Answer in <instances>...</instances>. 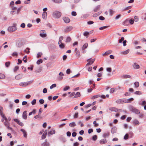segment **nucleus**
I'll list each match as a JSON object with an SVG mask.
<instances>
[{
	"label": "nucleus",
	"mask_w": 146,
	"mask_h": 146,
	"mask_svg": "<svg viewBox=\"0 0 146 146\" xmlns=\"http://www.w3.org/2000/svg\"><path fill=\"white\" fill-rule=\"evenodd\" d=\"M71 14L73 16H76V13L75 11H72V12Z\"/></svg>",
	"instance_id": "338daca9"
},
{
	"label": "nucleus",
	"mask_w": 146,
	"mask_h": 146,
	"mask_svg": "<svg viewBox=\"0 0 146 146\" xmlns=\"http://www.w3.org/2000/svg\"><path fill=\"white\" fill-rule=\"evenodd\" d=\"M90 59H89L87 61H88V62L86 64L87 66H88L92 64L95 61V59H92L91 60L89 61Z\"/></svg>",
	"instance_id": "2eb2a0df"
},
{
	"label": "nucleus",
	"mask_w": 146,
	"mask_h": 146,
	"mask_svg": "<svg viewBox=\"0 0 146 146\" xmlns=\"http://www.w3.org/2000/svg\"><path fill=\"white\" fill-rule=\"evenodd\" d=\"M133 67L135 69H138L140 67L136 63L133 64Z\"/></svg>",
	"instance_id": "a211bd4d"
},
{
	"label": "nucleus",
	"mask_w": 146,
	"mask_h": 146,
	"mask_svg": "<svg viewBox=\"0 0 146 146\" xmlns=\"http://www.w3.org/2000/svg\"><path fill=\"white\" fill-rule=\"evenodd\" d=\"M108 26H104L102 27H101L99 28V29L100 30H102L104 29H106L107 28Z\"/></svg>",
	"instance_id": "6e6d98bb"
},
{
	"label": "nucleus",
	"mask_w": 146,
	"mask_h": 146,
	"mask_svg": "<svg viewBox=\"0 0 146 146\" xmlns=\"http://www.w3.org/2000/svg\"><path fill=\"white\" fill-rule=\"evenodd\" d=\"M61 15V13L58 11H55L53 13L52 16L54 18L57 19L59 18Z\"/></svg>",
	"instance_id": "f03ea898"
},
{
	"label": "nucleus",
	"mask_w": 146,
	"mask_h": 146,
	"mask_svg": "<svg viewBox=\"0 0 146 146\" xmlns=\"http://www.w3.org/2000/svg\"><path fill=\"white\" fill-rule=\"evenodd\" d=\"M133 124L135 125H138L139 124V121L137 119H134L133 121Z\"/></svg>",
	"instance_id": "393cba45"
},
{
	"label": "nucleus",
	"mask_w": 146,
	"mask_h": 146,
	"mask_svg": "<svg viewBox=\"0 0 146 146\" xmlns=\"http://www.w3.org/2000/svg\"><path fill=\"white\" fill-rule=\"evenodd\" d=\"M42 18L44 19H46L47 17V13L46 12H44L42 14Z\"/></svg>",
	"instance_id": "a878e982"
},
{
	"label": "nucleus",
	"mask_w": 146,
	"mask_h": 146,
	"mask_svg": "<svg viewBox=\"0 0 146 146\" xmlns=\"http://www.w3.org/2000/svg\"><path fill=\"white\" fill-rule=\"evenodd\" d=\"M56 84H52L51 86L50 87V89H51L55 87L56 86Z\"/></svg>",
	"instance_id": "49530a36"
},
{
	"label": "nucleus",
	"mask_w": 146,
	"mask_h": 146,
	"mask_svg": "<svg viewBox=\"0 0 146 146\" xmlns=\"http://www.w3.org/2000/svg\"><path fill=\"white\" fill-rule=\"evenodd\" d=\"M40 35L42 38H45L47 36L46 32L45 30H41L40 32Z\"/></svg>",
	"instance_id": "7ed1b4c3"
},
{
	"label": "nucleus",
	"mask_w": 146,
	"mask_h": 146,
	"mask_svg": "<svg viewBox=\"0 0 146 146\" xmlns=\"http://www.w3.org/2000/svg\"><path fill=\"white\" fill-rule=\"evenodd\" d=\"M75 92H72L70 94L69 97H72L73 96L74 97V96H75Z\"/></svg>",
	"instance_id": "680f3d73"
},
{
	"label": "nucleus",
	"mask_w": 146,
	"mask_h": 146,
	"mask_svg": "<svg viewBox=\"0 0 146 146\" xmlns=\"http://www.w3.org/2000/svg\"><path fill=\"white\" fill-rule=\"evenodd\" d=\"M131 110L132 112L137 114H139L140 113V111L139 110L133 107H131Z\"/></svg>",
	"instance_id": "39448f33"
},
{
	"label": "nucleus",
	"mask_w": 146,
	"mask_h": 146,
	"mask_svg": "<svg viewBox=\"0 0 146 146\" xmlns=\"http://www.w3.org/2000/svg\"><path fill=\"white\" fill-rule=\"evenodd\" d=\"M110 134V133L109 132L104 133L103 134V136L104 138H106L109 136Z\"/></svg>",
	"instance_id": "5701e85b"
},
{
	"label": "nucleus",
	"mask_w": 146,
	"mask_h": 146,
	"mask_svg": "<svg viewBox=\"0 0 146 146\" xmlns=\"http://www.w3.org/2000/svg\"><path fill=\"white\" fill-rule=\"evenodd\" d=\"M40 103L41 104H43L44 102V100L43 99H40L39 100Z\"/></svg>",
	"instance_id": "774afa93"
},
{
	"label": "nucleus",
	"mask_w": 146,
	"mask_h": 146,
	"mask_svg": "<svg viewBox=\"0 0 146 146\" xmlns=\"http://www.w3.org/2000/svg\"><path fill=\"white\" fill-rule=\"evenodd\" d=\"M80 93L79 92H77L76 94L74 97H73V98H76L80 97Z\"/></svg>",
	"instance_id": "bb28decb"
},
{
	"label": "nucleus",
	"mask_w": 146,
	"mask_h": 146,
	"mask_svg": "<svg viewBox=\"0 0 146 146\" xmlns=\"http://www.w3.org/2000/svg\"><path fill=\"white\" fill-rule=\"evenodd\" d=\"M140 105H144L146 104V102L145 101H142L141 104H139Z\"/></svg>",
	"instance_id": "e2e57ef3"
},
{
	"label": "nucleus",
	"mask_w": 146,
	"mask_h": 146,
	"mask_svg": "<svg viewBox=\"0 0 146 146\" xmlns=\"http://www.w3.org/2000/svg\"><path fill=\"white\" fill-rule=\"evenodd\" d=\"M4 125L7 127L8 129L13 131V129L11 127H9V123L8 121H5L4 122Z\"/></svg>",
	"instance_id": "423d86ee"
},
{
	"label": "nucleus",
	"mask_w": 146,
	"mask_h": 146,
	"mask_svg": "<svg viewBox=\"0 0 146 146\" xmlns=\"http://www.w3.org/2000/svg\"><path fill=\"white\" fill-rule=\"evenodd\" d=\"M5 75L2 73H0V79H3L5 78Z\"/></svg>",
	"instance_id": "f704fd0d"
},
{
	"label": "nucleus",
	"mask_w": 146,
	"mask_h": 146,
	"mask_svg": "<svg viewBox=\"0 0 146 146\" xmlns=\"http://www.w3.org/2000/svg\"><path fill=\"white\" fill-rule=\"evenodd\" d=\"M13 120L17 122L19 125L21 126H23L24 124L23 123L20 121L19 120L17 119H15Z\"/></svg>",
	"instance_id": "0eeeda50"
},
{
	"label": "nucleus",
	"mask_w": 146,
	"mask_h": 146,
	"mask_svg": "<svg viewBox=\"0 0 146 146\" xmlns=\"http://www.w3.org/2000/svg\"><path fill=\"white\" fill-rule=\"evenodd\" d=\"M134 99L133 98H130L127 100V102H130L131 101H132Z\"/></svg>",
	"instance_id": "864d4df0"
},
{
	"label": "nucleus",
	"mask_w": 146,
	"mask_h": 146,
	"mask_svg": "<svg viewBox=\"0 0 146 146\" xmlns=\"http://www.w3.org/2000/svg\"><path fill=\"white\" fill-rule=\"evenodd\" d=\"M22 74H20L16 76L15 77V78L16 80H19L21 79L22 78Z\"/></svg>",
	"instance_id": "dca6fc26"
},
{
	"label": "nucleus",
	"mask_w": 146,
	"mask_h": 146,
	"mask_svg": "<svg viewBox=\"0 0 146 146\" xmlns=\"http://www.w3.org/2000/svg\"><path fill=\"white\" fill-rule=\"evenodd\" d=\"M71 40V38L69 36H68L67 38L66 42H69Z\"/></svg>",
	"instance_id": "bf43d9fd"
},
{
	"label": "nucleus",
	"mask_w": 146,
	"mask_h": 146,
	"mask_svg": "<svg viewBox=\"0 0 146 146\" xmlns=\"http://www.w3.org/2000/svg\"><path fill=\"white\" fill-rule=\"evenodd\" d=\"M78 112H76L74 115V118H77L78 117Z\"/></svg>",
	"instance_id": "3c124183"
},
{
	"label": "nucleus",
	"mask_w": 146,
	"mask_h": 146,
	"mask_svg": "<svg viewBox=\"0 0 146 146\" xmlns=\"http://www.w3.org/2000/svg\"><path fill=\"white\" fill-rule=\"evenodd\" d=\"M9 106L10 108L12 109L13 107V102H9Z\"/></svg>",
	"instance_id": "7c9ffc66"
},
{
	"label": "nucleus",
	"mask_w": 146,
	"mask_h": 146,
	"mask_svg": "<svg viewBox=\"0 0 146 146\" xmlns=\"http://www.w3.org/2000/svg\"><path fill=\"white\" fill-rule=\"evenodd\" d=\"M36 100L34 99L31 102V104L32 105H34L36 103Z\"/></svg>",
	"instance_id": "13d9d810"
},
{
	"label": "nucleus",
	"mask_w": 146,
	"mask_h": 146,
	"mask_svg": "<svg viewBox=\"0 0 146 146\" xmlns=\"http://www.w3.org/2000/svg\"><path fill=\"white\" fill-rule=\"evenodd\" d=\"M70 88V87L69 86H65L63 89V90L64 91H66L68 90Z\"/></svg>",
	"instance_id": "e433bc0d"
},
{
	"label": "nucleus",
	"mask_w": 146,
	"mask_h": 146,
	"mask_svg": "<svg viewBox=\"0 0 146 146\" xmlns=\"http://www.w3.org/2000/svg\"><path fill=\"white\" fill-rule=\"evenodd\" d=\"M20 131L23 133L24 137L26 138L27 137V134L26 131L23 129H21Z\"/></svg>",
	"instance_id": "6e6552de"
},
{
	"label": "nucleus",
	"mask_w": 146,
	"mask_h": 146,
	"mask_svg": "<svg viewBox=\"0 0 146 146\" xmlns=\"http://www.w3.org/2000/svg\"><path fill=\"white\" fill-rule=\"evenodd\" d=\"M115 92V89L113 88H112L110 89V93H112Z\"/></svg>",
	"instance_id": "c03bdc74"
},
{
	"label": "nucleus",
	"mask_w": 146,
	"mask_h": 146,
	"mask_svg": "<svg viewBox=\"0 0 146 146\" xmlns=\"http://www.w3.org/2000/svg\"><path fill=\"white\" fill-rule=\"evenodd\" d=\"M32 82L31 81H30L26 82H21L19 84V85L20 86L25 87L31 83Z\"/></svg>",
	"instance_id": "20e7f679"
},
{
	"label": "nucleus",
	"mask_w": 146,
	"mask_h": 146,
	"mask_svg": "<svg viewBox=\"0 0 146 146\" xmlns=\"http://www.w3.org/2000/svg\"><path fill=\"white\" fill-rule=\"evenodd\" d=\"M42 146H49V143L46 142H43L41 144Z\"/></svg>",
	"instance_id": "2f4dec72"
},
{
	"label": "nucleus",
	"mask_w": 146,
	"mask_h": 146,
	"mask_svg": "<svg viewBox=\"0 0 146 146\" xmlns=\"http://www.w3.org/2000/svg\"><path fill=\"white\" fill-rule=\"evenodd\" d=\"M83 35L86 37V38H88L90 35V33L88 31H85L84 32L83 34Z\"/></svg>",
	"instance_id": "412c9836"
},
{
	"label": "nucleus",
	"mask_w": 146,
	"mask_h": 146,
	"mask_svg": "<svg viewBox=\"0 0 146 146\" xmlns=\"http://www.w3.org/2000/svg\"><path fill=\"white\" fill-rule=\"evenodd\" d=\"M134 19H131L129 21V22L130 24L132 25L134 23Z\"/></svg>",
	"instance_id": "37998d69"
},
{
	"label": "nucleus",
	"mask_w": 146,
	"mask_h": 146,
	"mask_svg": "<svg viewBox=\"0 0 146 146\" xmlns=\"http://www.w3.org/2000/svg\"><path fill=\"white\" fill-rule=\"evenodd\" d=\"M109 110L111 111H115V112H118L119 110H118L117 109L115 108L112 107L110 108H109Z\"/></svg>",
	"instance_id": "f8f14e48"
},
{
	"label": "nucleus",
	"mask_w": 146,
	"mask_h": 146,
	"mask_svg": "<svg viewBox=\"0 0 146 146\" xmlns=\"http://www.w3.org/2000/svg\"><path fill=\"white\" fill-rule=\"evenodd\" d=\"M52 1L55 3H60L62 2V0H52Z\"/></svg>",
	"instance_id": "58836bf2"
},
{
	"label": "nucleus",
	"mask_w": 146,
	"mask_h": 146,
	"mask_svg": "<svg viewBox=\"0 0 146 146\" xmlns=\"http://www.w3.org/2000/svg\"><path fill=\"white\" fill-rule=\"evenodd\" d=\"M129 50L128 49L125 51L121 52V53L123 54H127L129 52Z\"/></svg>",
	"instance_id": "473e14b6"
},
{
	"label": "nucleus",
	"mask_w": 146,
	"mask_h": 146,
	"mask_svg": "<svg viewBox=\"0 0 146 146\" xmlns=\"http://www.w3.org/2000/svg\"><path fill=\"white\" fill-rule=\"evenodd\" d=\"M17 24L13 23V25L9 27L8 28V31L10 33H13L17 29Z\"/></svg>",
	"instance_id": "f257e3e1"
},
{
	"label": "nucleus",
	"mask_w": 146,
	"mask_h": 146,
	"mask_svg": "<svg viewBox=\"0 0 146 146\" xmlns=\"http://www.w3.org/2000/svg\"><path fill=\"white\" fill-rule=\"evenodd\" d=\"M55 131L54 129H52L51 130L50 132H48V135L50 136V135H52L55 134Z\"/></svg>",
	"instance_id": "6ab92c4d"
},
{
	"label": "nucleus",
	"mask_w": 146,
	"mask_h": 146,
	"mask_svg": "<svg viewBox=\"0 0 146 146\" xmlns=\"http://www.w3.org/2000/svg\"><path fill=\"white\" fill-rule=\"evenodd\" d=\"M59 47L61 49L64 48V43H62L60 44H59Z\"/></svg>",
	"instance_id": "4c0bfd02"
},
{
	"label": "nucleus",
	"mask_w": 146,
	"mask_h": 146,
	"mask_svg": "<svg viewBox=\"0 0 146 146\" xmlns=\"http://www.w3.org/2000/svg\"><path fill=\"white\" fill-rule=\"evenodd\" d=\"M129 136L128 134H126L124 137V139L125 140H127L128 139Z\"/></svg>",
	"instance_id": "09e8293b"
},
{
	"label": "nucleus",
	"mask_w": 146,
	"mask_h": 146,
	"mask_svg": "<svg viewBox=\"0 0 146 146\" xmlns=\"http://www.w3.org/2000/svg\"><path fill=\"white\" fill-rule=\"evenodd\" d=\"M88 43H85L83 46L82 49V50H84L88 46Z\"/></svg>",
	"instance_id": "72a5a7b5"
},
{
	"label": "nucleus",
	"mask_w": 146,
	"mask_h": 146,
	"mask_svg": "<svg viewBox=\"0 0 146 146\" xmlns=\"http://www.w3.org/2000/svg\"><path fill=\"white\" fill-rule=\"evenodd\" d=\"M42 62V59H40L37 61L36 63L37 64H39Z\"/></svg>",
	"instance_id": "79ce46f5"
},
{
	"label": "nucleus",
	"mask_w": 146,
	"mask_h": 146,
	"mask_svg": "<svg viewBox=\"0 0 146 146\" xmlns=\"http://www.w3.org/2000/svg\"><path fill=\"white\" fill-rule=\"evenodd\" d=\"M70 69L68 68L66 70V73L67 74H69L70 73Z\"/></svg>",
	"instance_id": "69168bd1"
},
{
	"label": "nucleus",
	"mask_w": 146,
	"mask_h": 146,
	"mask_svg": "<svg viewBox=\"0 0 146 146\" xmlns=\"http://www.w3.org/2000/svg\"><path fill=\"white\" fill-rule=\"evenodd\" d=\"M19 67L18 66H16L14 69V72H15L16 71H17L19 69Z\"/></svg>",
	"instance_id": "5fc2aeb1"
},
{
	"label": "nucleus",
	"mask_w": 146,
	"mask_h": 146,
	"mask_svg": "<svg viewBox=\"0 0 146 146\" xmlns=\"http://www.w3.org/2000/svg\"><path fill=\"white\" fill-rule=\"evenodd\" d=\"M109 15L110 16H112L115 13V11L113 9H110L109 10Z\"/></svg>",
	"instance_id": "4be33fe9"
},
{
	"label": "nucleus",
	"mask_w": 146,
	"mask_h": 146,
	"mask_svg": "<svg viewBox=\"0 0 146 146\" xmlns=\"http://www.w3.org/2000/svg\"><path fill=\"white\" fill-rule=\"evenodd\" d=\"M10 64V63L9 62H6L5 63V66L7 67H8L9 66Z\"/></svg>",
	"instance_id": "4d7b16f0"
},
{
	"label": "nucleus",
	"mask_w": 146,
	"mask_h": 146,
	"mask_svg": "<svg viewBox=\"0 0 146 146\" xmlns=\"http://www.w3.org/2000/svg\"><path fill=\"white\" fill-rule=\"evenodd\" d=\"M72 29V27H66L64 29V31L66 32H68L71 31Z\"/></svg>",
	"instance_id": "ddd939ff"
},
{
	"label": "nucleus",
	"mask_w": 146,
	"mask_h": 146,
	"mask_svg": "<svg viewBox=\"0 0 146 146\" xmlns=\"http://www.w3.org/2000/svg\"><path fill=\"white\" fill-rule=\"evenodd\" d=\"M134 94H135L136 95H141L142 94V92L139 91H137L134 92Z\"/></svg>",
	"instance_id": "ea45409f"
},
{
	"label": "nucleus",
	"mask_w": 146,
	"mask_h": 146,
	"mask_svg": "<svg viewBox=\"0 0 146 146\" xmlns=\"http://www.w3.org/2000/svg\"><path fill=\"white\" fill-rule=\"evenodd\" d=\"M42 53L41 52H39L37 54V58H39L42 55Z\"/></svg>",
	"instance_id": "a19ab883"
},
{
	"label": "nucleus",
	"mask_w": 146,
	"mask_h": 146,
	"mask_svg": "<svg viewBox=\"0 0 146 146\" xmlns=\"http://www.w3.org/2000/svg\"><path fill=\"white\" fill-rule=\"evenodd\" d=\"M134 85L135 86V87L137 88H138L139 86V82H134Z\"/></svg>",
	"instance_id": "c9c22d12"
},
{
	"label": "nucleus",
	"mask_w": 146,
	"mask_h": 146,
	"mask_svg": "<svg viewBox=\"0 0 146 146\" xmlns=\"http://www.w3.org/2000/svg\"><path fill=\"white\" fill-rule=\"evenodd\" d=\"M107 142V140L105 139H101L100 141V143L101 144H103L106 143Z\"/></svg>",
	"instance_id": "4468645a"
},
{
	"label": "nucleus",
	"mask_w": 146,
	"mask_h": 146,
	"mask_svg": "<svg viewBox=\"0 0 146 146\" xmlns=\"http://www.w3.org/2000/svg\"><path fill=\"white\" fill-rule=\"evenodd\" d=\"M122 78L124 79L130 78L131 76L129 75H123L121 76Z\"/></svg>",
	"instance_id": "b1692460"
},
{
	"label": "nucleus",
	"mask_w": 146,
	"mask_h": 146,
	"mask_svg": "<svg viewBox=\"0 0 146 146\" xmlns=\"http://www.w3.org/2000/svg\"><path fill=\"white\" fill-rule=\"evenodd\" d=\"M63 20L66 23H68L70 21V20L69 18L66 17H63Z\"/></svg>",
	"instance_id": "9d476101"
},
{
	"label": "nucleus",
	"mask_w": 146,
	"mask_h": 146,
	"mask_svg": "<svg viewBox=\"0 0 146 146\" xmlns=\"http://www.w3.org/2000/svg\"><path fill=\"white\" fill-rule=\"evenodd\" d=\"M93 123L94 125V126L95 127H97L99 125L98 124L96 123V121H94L93 122Z\"/></svg>",
	"instance_id": "8fccbe9b"
},
{
	"label": "nucleus",
	"mask_w": 146,
	"mask_h": 146,
	"mask_svg": "<svg viewBox=\"0 0 146 146\" xmlns=\"http://www.w3.org/2000/svg\"><path fill=\"white\" fill-rule=\"evenodd\" d=\"M135 22H137L139 20V18L137 16H135L134 17Z\"/></svg>",
	"instance_id": "603ef678"
},
{
	"label": "nucleus",
	"mask_w": 146,
	"mask_h": 146,
	"mask_svg": "<svg viewBox=\"0 0 146 146\" xmlns=\"http://www.w3.org/2000/svg\"><path fill=\"white\" fill-rule=\"evenodd\" d=\"M97 136L96 135H94L93 136L92 139L93 140L95 141L97 139Z\"/></svg>",
	"instance_id": "de8ad7c7"
},
{
	"label": "nucleus",
	"mask_w": 146,
	"mask_h": 146,
	"mask_svg": "<svg viewBox=\"0 0 146 146\" xmlns=\"http://www.w3.org/2000/svg\"><path fill=\"white\" fill-rule=\"evenodd\" d=\"M69 125L70 127H74L75 126H76V125L75 122H73L70 123Z\"/></svg>",
	"instance_id": "cd10ccee"
},
{
	"label": "nucleus",
	"mask_w": 146,
	"mask_h": 146,
	"mask_svg": "<svg viewBox=\"0 0 146 146\" xmlns=\"http://www.w3.org/2000/svg\"><path fill=\"white\" fill-rule=\"evenodd\" d=\"M100 7V5H98L94 9V12H96L99 10Z\"/></svg>",
	"instance_id": "c756f323"
},
{
	"label": "nucleus",
	"mask_w": 146,
	"mask_h": 146,
	"mask_svg": "<svg viewBox=\"0 0 146 146\" xmlns=\"http://www.w3.org/2000/svg\"><path fill=\"white\" fill-rule=\"evenodd\" d=\"M128 21L127 20H126L124 22L123 25L125 26H127L128 25Z\"/></svg>",
	"instance_id": "a18cd8bd"
},
{
	"label": "nucleus",
	"mask_w": 146,
	"mask_h": 146,
	"mask_svg": "<svg viewBox=\"0 0 146 146\" xmlns=\"http://www.w3.org/2000/svg\"><path fill=\"white\" fill-rule=\"evenodd\" d=\"M117 128L116 127L114 126L112 127L111 130V132L112 134H113L115 133H116L117 131Z\"/></svg>",
	"instance_id": "1a4fd4ad"
},
{
	"label": "nucleus",
	"mask_w": 146,
	"mask_h": 146,
	"mask_svg": "<svg viewBox=\"0 0 146 146\" xmlns=\"http://www.w3.org/2000/svg\"><path fill=\"white\" fill-rule=\"evenodd\" d=\"M27 111H24L22 115V117L24 119H26L27 118Z\"/></svg>",
	"instance_id": "9b49d317"
},
{
	"label": "nucleus",
	"mask_w": 146,
	"mask_h": 146,
	"mask_svg": "<svg viewBox=\"0 0 146 146\" xmlns=\"http://www.w3.org/2000/svg\"><path fill=\"white\" fill-rule=\"evenodd\" d=\"M29 48H27L26 50H25V52L27 53H29L30 52L29 51Z\"/></svg>",
	"instance_id": "052dcab7"
},
{
	"label": "nucleus",
	"mask_w": 146,
	"mask_h": 146,
	"mask_svg": "<svg viewBox=\"0 0 146 146\" xmlns=\"http://www.w3.org/2000/svg\"><path fill=\"white\" fill-rule=\"evenodd\" d=\"M47 133V130H46L42 136L41 138L42 139H44L46 137Z\"/></svg>",
	"instance_id": "f3484780"
},
{
	"label": "nucleus",
	"mask_w": 146,
	"mask_h": 146,
	"mask_svg": "<svg viewBox=\"0 0 146 146\" xmlns=\"http://www.w3.org/2000/svg\"><path fill=\"white\" fill-rule=\"evenodd\" d=\"M100 97V95L98 94V95H94V96H92L91 97V98L93 100L95 98H98L99 97Z\"/></svg>",
	"instance_id": "c85d7f7f"
},
{
	"label": "nucleus",
	"mask_w": 146,
	"mask_h": 146,
	"mask_svg": "<svg viewBox=\"0 0 146 146\" xmlns=\"http://www.w3.org/2000/svg\"><path fill=\"white\" fill-rule=\"evenodd\" d=\"M112 50H108L107 51L105 52L103 54V56H104L105 55H108V54H109L111 53H112Z\"/></svg>",
	"instance_id": "aec40b11"
},
{
	"label": "nucleus",
	"mask_w": 146,
	"mask_h": 146,
	"mask_svg": "<svg viewBox=\"0 0 146 146\" xmlns=\"http://www.w3.org/2000/svg\"><path fill=\"white\" fill-rule=\"evenodd\" d=\"M121 17V15H118L115 18V20H117L119 19Z\"/></svg>",
	"instance_id": "0e129e2a"
}]
</instances>
